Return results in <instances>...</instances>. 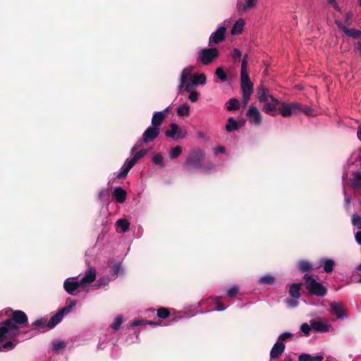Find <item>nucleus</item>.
<instances>
[{"mask_svg": "<svg viewBox=\"0 0 361 361\" xmlns=\"http://www.w3.org/2000/svg\"><path fill=\"white\" fill-rule=\"evenodd\" d=\"M204 152L200 148H195L189 152L188 157L185 163V168L189 171L202 169L204 171H209L211 168L203 166L202 161L204 157Z\"/></svg>", "mask_w": 361, "mask_h": 361, "instance_id": "obj_1", "label": "nucleus"}, {"mask_svg": "<svg viewBox=\"0 0 361 361\" xmlns=\"http://www.w3.org/2000/svg\"><path fill=\"white\" fill-rule=\"evenodd\" d=\"M21 333L18 325L10 319L0 322V343L6 340L13 339Z\"/></svg>", "mask_w": 361, "mask_h": 361, "instance_id": "obj_2", "label": "nucleus"}, {"mask_svg": "<svg viewBox=\"0 0 361 361\" xmlns=\"http://www.w3.org/2000/svg\"><path fill=\"white\" fill-rule=\"evenodd\" d=\"M194 67L192 66L183 69L179 79V84L178 85V91L179 93L183 91L190 92L191 90L193 89L194 85L191 84L193 82L194 80V73H192Z\"/></svg>", "mask_w": 361, "mask_h": 361, "instance_id": "obj_3", "label": "nucleus"}, {"mask_svg": "<svg viewBox=\"0 0 361 361\" xmlns=\"http://www.w3.org/2000/svg\"><path fill=\"white\" fill-rule=\"evenodd\" d=\"M306 289L312 295L324 297L327 293V289L321 283L317 282L311 274L304 275Z\"/></svg>", "mask_w": 361, "mask_h": 361, "instance_id": "obj_4", "label": "nucleus"}, {"mask_svg": "<svg viewBox=\"0 0 361 361\" xmlns=\"http://www.w3.org/2000/svg\"><path fill=\"white\" fill-rule=\"evenodd\" d=\"M220 52L216 47L202 49L197 54V59L203 65H209L219 58Z\"/></svg>", "mask_w": 361, "mask_h": 361, "instance_id": "obj_5", "label": "nucleus"}, {"mask_svg": "<svg viewBox=\"0 0 361 361\" xmlns=\"http://www.w3.org/2000/svg\"><path fill=\"white\" fill-rule=\"evenodd\" d=\"M63 288L71 295H76L79 292L85 290L78 276L67 278L63 282Z\"/></svg>", "mask_w": 361, "mask_h": 361, "instance_id": "obj_6", "label": "nucleus"}, {"mask_svg": "<svg viewBox=\"0 0 361 361\" xmlns=\"http://www.w3.org/2000/svg\"><path fill=\"white\" fill-rule=\"evenodd\" d=\"M159 128L153 127L152 126H149L143 133L142 140L137 141L135 146L133 147L132 152H133L137 147H139L142 142L148 143L154 140L159 136Z\"/></svg>", "mask_w": 361, "mask_h": 361, "instance_id": "obj_7", "label": "nucleus"}, {"mask_svg": "<svg viewBox=\"0 0 361 361\" xmlns=\"http://www.w3.org/2000/svg\"><path fill=\"white\" fill-rule=\"evenodd\" d=\"M329 306V312L337 319L343 320L348 317V312L341 302H331Z\"/></svg>", "mask_w": 361, "mask_h": 361, "instance_id": "obj_8", "label": "nucleus"}, {"mask_svg": "<svg viewBox=\"0 0 361 361\" xmlns=\"http://www.w3.org/2000/svg\"><path fill=\"white\" fill-rule=\"evenodd\" d=\"M279 108L281 109V116L283 117H288L299 112L301 110V104L298 102L286 104L281 102Z\"/></svg>", "mask_w": 361, "mask_h": 361, "instance_id": "obj_9", "label": "nucleus"}, {"mask_svg": "<svg viewBox=\"0 0 361 361\" xmlns=\"http://www.w3.org/2000/svg\"><path fill=\"white\" fill-rule=\"evenodd\" d=\"M258 3V0H238L236 10L239 15L243 16L248 11L254 8Z\"/></svg>", "mask_w": 361, "mask_h": 361, "instance_id": "obj_10", "label": "nucleus"}, {"mask_svg": "<svg viewBox=\"0 0 361 361\" xmlns=\"http://www.w3.org/2000/svg\"><path fill=\"white\" fill-rule=\"evenodd\" d=\"M249 122L255 126H259L262 123V115L259 109L254 105L249 106L246 112Z\"/></svg>", "mask_w": 361, "mask_h": 361, "instance_id": "obj_11", "label": "nucleus"}, {"mask_svg": "<svg viewBox=\"0 0 361 361\" xmlns=\"http://www.w3.org/2000/svg\"><path fill=\"white\" fill-rule=\"evenodd\" d=\"M46 326H47V319L39 318L31 324V326L32 327V330L24 331L23 333L27 335L26 338H31L38 333L37 330L44 329Z\"/></svg>", "mask_w": 361, "mask_h": 361, "instance_id": "obj_12", "label": "nucleus"}, {"mask_svg": "<svg viewBox=\"0 0 361 361\" xmlns=\"http://www.w3.org/2000/svg\"><path fill=\"white\" fill-rule=\"evenodd\" d=\"M226 28L224 25L220 26L216 31L212 32L209 38V44H216L225 39Z\"/></svg>", "mask_w": 361, "mask_h": 361, "instance_id": "obj_13", "label": "nucleus"}, {"mask_svg": "<svg viewBox=\"0 0 361 361\" xmlns=\"http://www.w3.org/2000/svg\"><path fill=\"white\" fill-rule=\"evenodd\" d=\"M97 271L94 267H89L85 272L84 276L80 279L83 288L85 289L87 286L94 282L96 279Z\"/></svg>", "mask_w": 361, "mask_h": 361, "instance_id": "obj_14", "label": "nucleus"}, {"mask_svg": "<svg viewBox=\"0 0 361 361\" xmlns=\"http://www.w3.org/2000/svg\"><path fill=\"white\" fill-rule=\"evenodd\" d=\"M240 87L242 90V101L244 104H247L250 100V96L253 92V84L252 82H241Z\"/></svg>", "mask_w": 361, "mask_h": 361, "instance_id": "obj_15", "label": "nucleus"}, {"mask_svg": "<svg viewBox=\"0 0 361 361\" xmlns=\"http://www.w3.org/2000/svg\"><path fill=\"white\" fill-rule=\"evenodd\" d=\"M257 96L259 101L262 103L274 99V96L269 93V90L263 85H260L257 89Z\"/></svg>", "mask_w": 361, "mask_h": 361, "instance_id": "obj_16", "label": "nucleus"}, {"mask_svg": "<svg viewBox=\"0 0 361 361\" xmlns=\"http://www.w3.org/2000/svg\"><path fill=\"white\" fill-rule=\"evenodd\" d=\"M311 326L315 331L322 333L329 332L333 329L331 324L321 320L312 322Z\"/></svg>", "mask_w": 361, "mask_h": 361, "instance_id": "obj_17", "label": "nucleus"}, {"mask_svg": "<svg viewBox=\"0 0 361 361\" xmlns=\"http://www.w3.org/2000/svg\"><path fill=\"white\" fill-rule=\"evenodd\" d=\"M11 321L14 324L22 325L27 324V317L26 314L21 310H16L13 312Z\"/></svg>", "mask_w": 361, "mask_h": 361, "instance_id": "obj_18", "label": "nucleus"}, {"mask_svg": "<svg viewBox=\"0 0 361 361\" xmlns=\"http://www.w3.org/2000/svg\"><path fill=\"white\" fill-rule=\"evenodd\" d=\"M264 104L263 106V111L267 114H271L273 111H275L277 108H279L281 101H279L277 98H274V99L269 100V102H263Z\"/></svg>", "mask_w": 361, "mask_h": 361, "instance_id": "obj_19", "label": "nucleus"}, {"mask_svg": "<svg viewBox=\"0 0 361 361\" xmlns=\"http://www.w3.org/2000/svg\"><path fill=\"white\" fill-rule=\"evenodd\" d=\"M286 345L283 342L277 341L273 345L270 351V358L275 359L279 357L285 350Z\"/></svg>", "mask_w": 361, "mask_h": 361, "instance_id": "obj_20", "label": "nucleus"}, {"mask_svg": "<svg viewBox=\"0 0 361 361\" xmlns=\"http://www.w3.org/2000/svg\"><path fill=\"white\" fill-rule=\"evenodd\" d=\"M319 265L323 267L324 271L329 274L334 270L336 265L335 261L332 259L322 258L319 262Z\"/></svg>", "mask_w": 361, "mask_h": 361, "instance_id": "obj_21", "label": "nucleus"}, {"mask_svg": "<svg viewBox=\"0 0 361 361\" xmlns=\"http://www.w3.org/2000/svg\"><path fill=\"white\" fill-rule=\"evenodd\" d=\"M247 55H245L242 60L241 70H240V82H251L247 70Z\"/></svg>", "mask_w": 361, "mask_h": 361, "instance_id": "obj_22", "label": "nucleus"}, {"mask_svg": "<svg viewBox=\"0 0 361 361\" xmlns=\"http://www.w3.org/2000/svg\"><path fill=\"white\" fill-rule=\"evenodd\" d=\"M335 23L338 27L347 36L356 39L358 30L354 28H348L341 21L338 20H336Z\"/></svg>", "mask_w": 361, "mask_h": 361, "instance_id": "obj_23", "label": "nucleus"}, {"mask_svg": "<svg viewBox=\"0 0 361 361\" xmlns=\"http://www.w3.org/2000/svg\"><path fill=\"white\" fill-rule=\"evenodd\" d=\"M113 197L118 203H123L126 200V191L121 187H116L113 192Z\"/></svg>", "mask_w": 361, "mask_h": 361, "instance_id": "obj_24", "label": "nucleus"}, {"mask_svg": "<svg viewBox=\"0 0 361 361\" xmlns=\"http://www.w3.org/2000/svg\"><path fill=\"white\" fill-rule=\"evenodd\" d=\"M165 118V114L164 111H156L152 118V126L159 128Z\"/></svg>", "mask_w": 361, "mask_h": 361, "instance_id": "obj_25", "label": "nucleus"}, {"mask_svg": "<svg viewBox=\"0 0 361 361\" xmlns=\"http://www.w3.org/2000/svg\"><path fill=\"white\" fill-rule=\"evenodd\" d=\"M245 24V22L243 18H240L238 20H236L231 29V34L232 35L240 34L243 30Z\"/></svg>", "mask_w": 361, "mask_h": 361, "instance_id": "obj_26", "label": "nucleus"}, {"mask_svg": "<svg viewBox=\"0 0 361 361\" xmlns=\"http://www.w3.org/2000/svg\"><path fill=\"white\" fill-rule=\"evenodd\" d=\"M352 187L355 191L361 190V171H356L352 179Z\"/></svg>", "mask_w": 361, "mask_h": 361, "instance_id": "obj_27", "label": "nucleus"}, {"mask_svg": "<svg viewBox=\"0 0 361 361\" xmlns=\"http://www.w3.org/2000/svg\"><path fill=\"white\" fill-rule=\"evenodd\" d=\"M323 359L322 355L312 356L308 353H302L298 357V361H322Z\"/></svg>", "mask_w": 361, "mask_h": 361, "instance_id": "obj_28", "label": "nucleus"}, {"mask_svg": "<svg viewBox=\"0 0 361 361\" xmlns=\"http://www.w3.org/2000/svg\"><path fill=\"white\" fill-rule=\"evenodd\" d=\"M63 317L61 315V314L59 312H58L56 314L52 316L51 319L49 320V322H47V326L49 329H53L61 322Z\"/></svg>", "mask_w": 361, "mask_h": 361, "instance_id": "obj_29", "label": "nucleus"}, {"mask_svg": "<svg viewBox=\"0 0 361 361\" xmlns=\"http://www.w3.org/2000/svg\"><path fill=\"white\" fill-rule=\"evenodd\" d=\"M275 281H276V278L274 276H273L271 274L264 275V276H261L257 281L258 283L262 284V285H264V284L274 285L275 283Z\"/></svg>", "mask_w": 361, "mask_h": 361, "instance_id": "obj_30", "label": "nucleus"}, {"mask_svg": "<svg viewBox=\"0 0 361 361\" xmlns=\"http://www.w3.org/2000/svg\"><path fill=\"white\" fill-rule=\"evenodd\" d=\"M300 283H293L289 288V294L294 298L298 299L300 297Z\"/></svg>", "mask_w": 361, "mask_h": 361, "instance_id": "obj_31", "label": "nucleus"}, {"mask_svg": "<svg viewBox=\"0 0 361 361\" xmlns=\"http://www.w3.org/2000/svg\"><path fill=\"white\" fill-rule=\"evenodd\" d=\"M77 301L75 300H70L69 304L61 308L59 312L63 317L64 315L71 312L76 305Z\"/></svg>", "mask_w": 361, "mask_h": 361, "instance_id": "obj_32", "label": "nucleus"}, {"mask_svg": "<svg viewBox=\"0 0 361 361\" xmlns=\"http://www.w3.org/2000/svg\"><path fill=\"white\" fill-rule=\"evenodd\" d=\"M240 128L239 124L237 121L232 117L228 118V123L226 125V130L227 132H232L234 130H237Z\"/></svg>", "mask_w": 361, "mask_h": 361, "instance_id": "obj_33", "label": "nucleus"}, {"mask_svg": "<svg viewBox=\"0 0 361 361\" xmlns=\"http://www.w3.org/2000/svg\"><path fill=\"white\" fill-rule=\"evenodd\" d=\"M116 226L121 228L122 233H126L129 230L130 223L126 219H119L116 222Z\"/></svg>", "mask_w": 361, "mask_h": 361, "instance_id": "obj_34", "label": "nucleus"}, {"mask_svg": "<svg viewBox=\"0 0 361 361\" xmlns=\"http://www.w3.org/2000/svg\"><path fill=\"white\" fill-rule=\"evenodd\" d=\"M207 82V76L204 73L194 74V80L192 84L194 87L198 85H204Z\"/></svg>", "mask_w": 361, "mask_h": 361, "instance_id": "obj_35", "label": "nucleus"}, {"mask_svg": "<svg viewBox=\"0 0 361 361\" xmlns=\"http://www.w3.org/2000/svg\"><path fill=\"white\" fill-rule=\"evenodd\" d=\"M298 267L302 272L311 271L312 269V264L307 260H300L298 262Z\"/></svg>", "mask_w": 361, "mask_h": 361, "instance_id": "obj_36", "label": "nucleus"}, {"mask_svg": "<svg viewBox=\"0 0 361 361\" xmlns=\"http://www.w3.org/2000/svg\"><path fill=\"white\" fill-rule=\"evenodd\" d=\"M182 147L179 145L172 147L169 152V157L171 159L178 158L182 153Z\"/></svg>", "mask_w": 361, "mask_h": 361, "instance_id": "obj_37", "label": "nucleus"}, {"mask_svg": "<svg viewBox=\"0 0 361 361\" xmlns=\"http://www.w3.org/2000/svg\"><path fill=\"white\" fill-rule=\"evenodd\" d=\"M179 116H187L190 114V106L186 104L180 105L176 110Z\"/></svg>", "mask_w": 361, "mask_h": 361, "instance_id": "obj_38", "label": "nucleus"}, {"mask_svg": "<svg viewBox=\"0 0 361 361\" xmlns=\"http://www.w3.org/2000/svg\"><path fill=\"white\" fill-rule=\"evenodd\" d=\"M52 348L54 351L58 352L63 350L66 346V343L64 341L58 340L51 343Z\"/></svg>", "mask_w": 361, "mask_h": 361, "instance_id": "obj_39", "label": "nucleus"}, {"mask_svg": "<svg viewBox=\"0 0 361 361\" xmlns=\"http://www.w3.org/2000/svg\"><path fill=\"white\" fill-rule=\"evenodd\" d=\"M215 75L220 80L221 82H224L228 81V77L222 67H218L215 71Z\"/></svg>", "mask_w": 361, "mask_h": 361, "instance_id": "obj_40", "label": "nucleus"}, {"mask_svg": "<svg viewBox=\"0 0 361 361\" xmlns=\"http://www.w3.org/2000/svg\"><path fill=\"white\" fill-rule=\"evenodd\" d=\"M170 127H171V129L167 130L165 132V135L168 137L174 138L175 135H176V133L178 131V124H176L175 123H171Z\"/></svg>", "mask_w": 361, "mask_h": 361, "instance_id": "obj_41", "label": "nucleus"}, {"mask_svg": "<svg viewBox=\"0 0 361 361\" xmlns=\"http://www.w3.org/2000/svg\"><path fill=\"white\" fill-rule=\"evenodd\" d=\"M123 323V318L121 315L117 316L112 324H111L110 327L114 330L118 331L119 328L121 327V324Z\"/></svg>", "mask_w": 361, "mask_h": 361, "instance_id": "obj_42", "label": "nucleus"}, {"mask_svg": "<svg viewBox=\"0 0 361 361\" xmlns=\"http://www.w3.org/2000/svg\"><path fill=\"white\" fill-rule=\"evenodd\" d=\"M152 161L154 164L164 167V163L163 160V155L161 153L156 154L152 157Z\"/></svg>", "mask_w": 361, "mask_h": 361, "instance_id": "obj_43", "label": "nucleus"}, {"mask_svg": "<svg viewBox=\"0 0 361 361\" xmlns=\"http://www.w3.org/2000/svg\"><path fill=\"white\" fill-rule=\"evenodd\" d=\"M352 224L358 230H361V217L358 214H353L352 215Z\"/></svg>", "mask_w": 361, "mask_h": 361, "instance_id": "obj_44", "label": "nucleus"}, {"mask_svg": "<svg viewBox=\"0 0 361 361\" xmlns=\"http://www.w3.org/2000/svg\"><path fill=\"white\" fill-rule=\"evenodd\" d=\"M239 106L240 104L238 100L235 98H231L228 101V106H227V109L228 111H233L238 109Z\"/></svg>", "mask_w": 361, "mask_h": 361, "instance_id": "obj_45", "label": "nucleus"}, {"mask_svg": "<svg viewBox=\"0 0 361 361\" xmlns=\"http://www.w3.org/2000/svg\"><path fill=\"white\" fill-rule=\"evenodd\" d=\"M111 272L114 276H118L123 273V269L121 264H116L111 267Z\"/></svg>", "mask_w": 361, "mask_h": 361, "instance_id": "obj_46", "label": "nucleus"}, {"mask_svg": "<svg viewBox=\"0 0 361 361\" xmlns=\"http://www.w3.org/2000/svg\"><path fill=\"white\" fill-rule=\"evenodd\" d=\"M239 292V287L238 285H234L227 290V296L229 298L235 297Z\"/></svg>", "mask_w": 361, "mask_h": 361, "instance_id": "obj_47", "label": "nucleus"}, {"mask_svg": "<svg viewBox=\"0 0 361 361\" xmlns=\"http://www.w3.org/2000/svg\"><path fill=\"white\" fill-rule=\"evenodd\" d=\"M169 314V311L166 308L161 307L157 310V316L161 319H166Z\"/></svg>", "mask_w": 361, "mask_h": 361, "instance_id": "obj_48", "label": "nucleus"}, {"mask_svg": "<svg viewBox=\"0 0 361 361\" xmlns=\"http://www.w3.org/2000/svg\"><path fill=\"white\" fill-rule=\"evenodd\" d=\"M343 190L344 200H345V208L346 210H348L350 208V205L352 200H351L350 195L347 194L344 184H343Z\"/></svg>", "mask_w": 361, "mask_h": 361, "instance_id": "obj_49", "label": "nucleus"}, {"mask_svg": "<svg viewBox=\"0 0 361 361\" xmlns=\"http://www.w3.org/2000/svg\"><path fill=\"white\" fill-rule=\"evenodd\" d=\"M293 336V334L290 332H283L278 338V341L283 342L286 340L290 339Z\"/></svg>", "mask_w": 361, "mask_h": 361, "instance_id": "obj_50", "label": "nucleus"}, {"mask_svg": "<svg viewBox=\"0 0 361 361\" xmlns=\"http://www.w3.org/2000/svg\"><path fill=\"white\" fill-rule=\"evenodd\" d=\"M300 331L305 335V336H309L310 335V330L312 328L311 326V324L309 325L307 323H303L301 324L300 326Z\"/></svg>", "mask_w": 361, "mask_h": 361, "instance_id": "obj_51", "label": "nucleus"}, {"mask_svg": "<svg viewBox=\"0 0 361 361\" xmlns=\"http://www.w3.org/2000/svg\"><path fill=\"white\" fill-rule=\"evenodd\" d=\"M147 152V150L146 149H142V150H140L139 152H136L133 157L131 158V159L135 162L136 163V161L137 160H139L140 159H141Z\"/></svg>", "mask_w": 361, "mask_h": 361, "instance_id": "obj_52", "label": "nucleus"}, {"mask_svg": "<svg viewBox=\"0 0 361 361\" xmlns=\"http://www.w3.org/2000/svg\"><path fill=\"white\" fill-rule=\"evenodd\" d=\"M189 96L188 99L191 102H196L198 100V93L197 91L191 90L190 92H188Z\"/></svg>", "mask_w": 361, "mask_h": 361, "instance_id": "obj_53", "label": "nucleus"}, {"mask_svg": "<svg viewBox=\"0 0 361 361\" xmlns=\"http://www.w3.org/2000/svg\"><path fill=\"white\" fill-rule=\"evenodd\" d=\"M176 135L177 140L183 139L187 135V131L178 126Z\"/></svg>", "mask_w": 361, "mask_h": 361, "instance_id": "obj_54", "label": "nucleus"}, {"mask_svg": "<svg viewBox=\"0 0 361 361\" xmlns=\"http://www.w3.org/2000/svg\"><path fill=\"white\" fill-rule=\"evenodd\" d=\"M231 56L235 61V60L240 59V58L242 56V54H241V51L238 49L235 48L232 51Z\"/></svg>", "mask_w": 361, "mask_h": 361, "instance_id": "obj_55", "label": "nucleus"}, {"mask_svg": "<svg viewBox=\"0 0 361 361\" xmlns=\"http://www.w3.org/2000/svg\"><path fill=\"white\" fill-rule=\"evenodd\" d=\"M219 299H220V297H215L214 298V301L216 302V311H223V310H225L226 309V307L224 306L220 301H219Z\"/></svg>", "mask_w": 361, "mask_h": 361, "instance_id": "obj_56", "label": "nucleus"}, {"mask_svg": "<svg viewBox=\"0 0 361 361\" xmlns=\"http://www.w3.org/2000/svg\"><path fill=\"white\" fill-rule=\"evenodd\" d=\"M353 13L348 12L345 15V25L347 26L351 25L353 23Z\"/></svg>", "mask_w": 361, "mask_h": 361, "instance_id": "obj_57", "label": "nucleus"}, {"mask_svg": "<svg viewBox=\"0 0 361 361\" xmlns=\"http://www.w3.org/2000/svg\"><path fill=\"white\" fill-rule=\"evenodd\" d=\"M135 164L131 159H127L122 166L129 171L134 166Z\"/></svg>", "mask_w": 361, "mask_h": 361, "instance_id": "obj_58", "label": "nucleus"}, {"mask_svg": "<svg viewBox=\"0 0 361 361\" xmlns=\"http://www.w3.org/2000/svg\"><path fill=\"white\" fill-rule=\"evenodd\" d=\"M128 171L126 170L125 168H123V166L121 168V170L118 173V174L116 175V177L118 178H121V179H123V178H125L128 173Z\"/></svg>", "mask_w": 361, "mask_h": 361, "instance_id": "obj_59", "label": "nucleus"}, {"mask_svg": "<svg viewBox=\"0 0 361 361\" xmlns=\"http://www.w3.org/2000/svg\"><path fill=\"white\" fill-rule=\"evenodd\" d=\"M286 304L289 307L294 308L298 306V299L293 298V299L286 300Z\"/></svg>", "mask_w": 361, "mask_h": 361, "instance_id": "obj_60", "label": "nucleus"}, {"mask_svg": "<svg viewBox=\"0 0 361 361\" xmlns=\"http://www.w3.org/2000/svg\"><path fill=\"white\" fill-rule=\"evenodd\" d=\"M144 324H146L145 319H135L131 323L130 326L132 328H135L138 326H141V325H144Z\"/></svg>", "mask_w": 361, "mask_h": 361, "instance_id": "obj_61", "label": "nucleus"}, {"mask_svg": "<svg viewBox=\"0 0 361 361\" xmlns=\"http://www.w3.org/2000/svg\"><path fill=\"white\" fill-rule=\"evenodd\" d=\"M15 346H16V345L14 344L13 342L7 341L3 345L2 348L5 350H13L15 348Z\"/></svg>", "mask_w": 361, "mask_h": 361, "instance_id": "obj_62", "label": "nucleus"}, {"mask_svg": "<svg viewBox=\"0 0 361 361\" xmlns=\"http://www.w3.org/2000/svg\"><path fill=\"white\" fill-rule=\"evenodd\" d=\"M109 283V279L108 277H103V278H100L97 281V285L105 286L108 285Z\"/></svg>", "mask_w": 361, "mask_h": 361, "instance_id": "obj_63", "label": "nucleus"}, {"mask_svg": "<svg viewBox=\"0 0 361 361\" xmlns=\"http://www.w3.org/2000/svg\"><path fill=\"white\" fill-rule=\"evenodd\" d=\"M355 241L359 245H361V230H359L357 232H356L355 233Z\"/></svg>", "mask_w": 361, "mask_h": 361, "instance_id": "obj_64", "label": "nucleus"}]
</instances>
